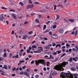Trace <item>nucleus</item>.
I'll use <instances>...</instances> for the list:
<instances>
[{
    "label": "nucleus",
    "instance_id": "obj_1",
    "mask_svg": "<svg viewBox=\"0 0 78 78\" xmlns=\"http://www.w3.org/2000/svg\"><path fill=\"white\" fill-rule=\"evenodd\" d=\"M59 66H55L54 67V69L55 70H60V71H63L64 69L62 68H63V67H65L66 65V62H64L63 63L61 64L60 65V64H58Z\"/></svg>",
    "mask_w": 78,
    "mask_h": 78
},
{
    "label": "nucleus",
    "instance_id": "obj_2",
    "mask_svg": "<svg viewBox=\"0 0 78 78\" xmlns=\"http://www.w3.org/2000/svg\"><path fill=\"white\" fill-rule=\"evenodd\" d=\"M66 77L69 78H73V74L70 73L69 74H67L66 73H62L60 75L61 78H66Z\"/></svg>",
    "mask_w": 78,
    "mask_h": 78
},
{
    "label": "nucleus",
    "instance_id": "obj_3",
    "mask_svg": "<svg viewBox=\"0 0 78 78\" xmlns=\"http://www.w3.org/2000/svg\"><path fill=\"white\" fill-rule=\"evenodd\" d=\"M35 64L37 66H39L40 63H41L42 65L44 66H45L46 65L45 62H44V60H39V62L36 61H35Z\"/></svg>",
    "mask_w": 78,
    "mask_h": 78
},
{
    "label": "nucleus",
    "instance_id": "obj_4",
    "mask_svg": "<svg viewBox=\"0 0 78 78\" xmlns=\"http://www.w3.org/2000/svg\"><path fill=\"white\" fill-rule=\"evenodd\" d=\"M43 51V49H40L36 51H34L33 52L35 53H41V52H42V51Z\"/></svg>",
    "mask_w": 78,
    "mask_h": 78
},
{
    "label": "nucleus",
    "instance_id": "obj_5",
    "mask_svg": "<svg viewBox=\"0 0 78 78\" xmlns=\"http://www.w3.org/2000/svg\"><path fill=\"white\" fill-rule=\"evenodd\" d=\"M33 6H34V5L33 4L29 5L27 6V9H30V8H33Z\"/></svg>",
    "mask_w": 78,
    "mask_h": 78
},
{
    "label": "nucleus",
    "instance_id": "obj_6",
    "mask_svg": "<svg viewBox=\"0 0 78 78\" xmlns=\"http://www.w3.org/2000/svg\"><path fill=\"white\" fill-rule=\"evenodd\" d=\"M4 16V14H2L1 15V17L0 19V21H3L4 19H5V18L4 17V16Z\"/></svg>",
    "mask_w": 78,
    "mask_h": 78
},
{
    "label": "nucleus",
    "instance_id": "obj_7",
    "mask_svg": "<svg viewBox=\"0 0 78 78\" xmlns=\"http://www.w3.org/2000/svg\"><path fill=\"white\" fill-rule=\"evenodd\" d=\"M52 36L53 37H53V38H54V39H58V35L55 34H53L52 35Z\"/></svg>",
    "mask_w": 78,
    "mask_h": 78
},
{
    "label": "nucleus",
    "instance_id": "obj_8",
    "mask_svg": "<svg viewBox=\"0 0 78 78\" xmlns=\"http://www.w3.org/2000/svg\"><path fill=\"white\" fill-rule=\"evenodd\" d=\"M11 15L13 19H15V20H17V17L16 16H15V15L14 14V13H12L11 14Z\"/></svg>",
    "mask_w": 78,
    "mask_h": 78
},
{
    "label": "nucleus",
    "instance_id": "obj_9",
    "mask_svg": "<svg viewBox=\"0 0 78 78\" xmlns=\"http://www.w3.org/2000/svg\"><path fill=\"white\" fill-rule=\"evenodd\" d=\"M70 70H72V71H76V69L75 67H72L70 69Z\"/></svg>",
    "mask_w": 78,
    "mask_h": 78
},
{
    "label": "nucleus",
    "instance_id": "obj_10",
    "mask_svg": "<svg viewBox=\"0 0 78 78\" xmlns=\"http://www.w3.org/2000/svg\"><path fill=\"white\" fill-rule=\"evenodd\" d=\"M27 38H28V36L24 35L22 38V39H27Z\"/></svg>",
    "mask_w": 78,
    "mask_h": 78
},
{
    "label": "nucleus",
    "instance_id": "obj_11",
    "mask_svg": "<svg viewBox=\"0 0 78 78\" xmlns=\"http://www.w3.org/2000/svg\"><path fill=\"white\" fill-rule=\"evenodd\" d=\"M59 31L60 33L62 34L64 33V30H63V29H59Z\"/></svg>",
    "mask_w": 78,
    "mask_h": 78
},
{
    "label": "nucleus",
    "instance_id": "obj_12",
    "mask_svg": "<svg viewBox=\"0 0 78 78\" xmlns=\"http://www.w3.org/2000/svg\"><path fill=\"white\" fill-rule=\"evenodd\" d=\"M23 75H26V76H29V74L28 73H27L26 71H25L24 73L23 74Z\"/></svg>",
    "mask_w": 78,
    "mask_h": 78
},
{
    "label": "nucleus",
    "instance_id": "obj_13",
    "mask_svg": "<svg viewBox=\"0 0 78 78\" xmlns=\"http://www.w3.org/2000/svg\"><path fill=\"white\" fill-rule=\"evenodd\" d=\"M68 20L69 21H70L71 22H72V23L74 22V20L73 19H69Z\"/></svg>",
    "mask_w": 78,
    "mask_h": 78
},
{
    "label": "nucleus",
    "instance_id": "obj_14",
    "mask_svg": "<svg viewBox=\"0 0 78 78\" xmlns=\"http://www.w3.org/2000/svg\"><path fill=\"white\" fill-rule=\"evenodd\" d=\"M59 47V48H60L61 47V44H57L55 47L56 48H57V47Z\"/></svg>",
    "mask_w": 78,
    "mask_h": 78
},
{
    "label": "nucleus",
    "instance_id": "obj_15",
    "mask_svg": "<svg viewBox=\"0 0 78 78\" xmlns=\"http://www.w3.org/2000/svg\"><path fill=\"white\" fill-rule=\"evenodd\" d=\"M48 59H53V57L51 55H50V57L48 58Z\"/></svg>",
    "mask_w": 78,
    "mask_h": 78
},
{
    "label": "nucleus",
    "instance_id": "obj_16",
    "mask_svg": "<svg viewBox=\"0 0 78 78\" xmlns=\"http://www.w3.org/2000/svg\"><path fill=\"white\" fill-rule=\"evenodd\" d=\"M57 7H59L60 8H63V6L59 4L58 5Z\"/></svg>",
    "mask_w": 78,
    "mask_h": 78
},
{
    "label": "nucleus",
    "instance_id": "obj_17",
    "mask_svg": "<svg viewBox=\"0 0 78 78\" xmlns=\"http://www.w3.org/2000/svg\"><path fill=\"white\" fill-rule=\"evenodd\" d=\"M47 27V26H46V25H44V27L43 28V30H44L46 29V28Z\"/></svg>",
    "mask_w": 78,
    "mask_h": 78
},
{
    "label": "nucleus",
    "instance_id": "obj_18",
    "mask_svg": "<svg viewBox=\"0 0 78 78\" xmlns=\"http://www.w3.org/2000/svg\"><path fill=\"white\" fill-rule=\"evenodd\" d=\"M66 48H69V47H70V45L69 44H68L67 43L66 44Z\"/></svg>",
    "mask_w": 78,
    "mask_h": 78
},
{
    "label": "nucleus",
    "instance_id": "obj_19",
    "mask_svg": "<svg viewBox=\"0 0 78 78\" xmlns=\"http://www.w3.org/2000/svg\"><path fill=\"white\" fill-rule=\"evenodd\" d=\"M73 75H74L75 78H77V76H75V75H76V76H78V74H77V73L73 74Z\"/></svg>",
    "mask_w": 78,
    "mask_h": 78
},
{
    "label": "nucleus",
    "instance_id": "obj_20",
    "mask_svg": "<svg viewBox=\"0 0 78 78\" xmlns=\"http://www.w3.org/2000/svg\"><path fill=\"white\" fill-rule=\"evenodd\" d=\"M3 57H4V58H5L7 57V56H6V53L5 52V53L3 55Z\"/></svg>",
    "mask_w": 78,
    "mask_h": 78
},
{
    "label": "nucleus",
    "instance_id": "obj_21",
    "mask_svg": "<svg viewBox=\"0 0 78 78\" xmlns=\"http://www.w3.org/2000/svg\"><path fill=\"white\" fill-rule=\"evenodd\" d=\"M69 61L70 62H72V58L71 57L69 58Z\"/></svg>",
    "mask_w": 78,
    "mask_h": 78
},
{
    "label": "nucleus",
    "instance_id": "obj_22",
    "mask_svg": "<svg viewBox=\"0 0 78 78\" xmlns=\"http://www.w3.org/2000/svg\"><path fill=\"white\" fill-rule=\"evenodd\" d=\"M56 17L57 18H56L55 19L56 20H57L58 19H59V18H60V17H59V15H57L56 16Z\"/></svg>",
    "mask_w": 78,
    "mask_h": 78
},
{
    "label": "nucleus",
    "instance_id": "obj_23",
    "mask_svg": "<svg viewBox=\"0 0 78 78\" xmlns=\"http://www.w3.org/2000/svg\"><path fill=\"white\" fill-rule=\"evenodd\" d=\"M19 4L21 5V6H23V3L22 2H20L19 3Z\"/></svg>",
    "mask_w": 78,
    "mask_h": 78
},
{
    "label": "nucleus",
    "instance_id": "obj_24",
    "mask_svg": "<svg viewBox=\"0 0 78 78\" xmlns=\"http://www.w3.org/2000/svg\"><path fill=\"white\" fill-rule=\"evenodd\" d=\"M23 51H24V50L23 49H21L20 51V53H22L23 52Z\"/></svg>",
    "mask_w": 78,
    "mask_h": 78
},
{
    "label": "nucleus",
    "instance_id": "obj_25",
    "mask_svg": "<svg viewBox=\"0 0 78 78\" xmlns=\"http://www.w3.org/2000/svg\"><path fill=\"white\" fill-rule=\"evenodd\" d=\"M37 47L36 46H35V45H33L32 46V48H36Z\"/></svg>",
    "mask_w": 78,
    "mask_h": 78
},
{
    "label": "nucleus",
    "instance_id": "obj_26",
    "mask_svg": "<svg viewBox=\"0 0 78 78\" xmlns=\"http://www.w3.org/2000/svg\"><path fill=\"white\" fill-rule=\"evenodd\" d=\"M45 49H47L48 50L49 49H50V47L48 46H47V47H45Z\"/></svg>",
    "mask_w": 78,
    "mask_h": 78
},
{
    "label": "nucleus",
    "instance_id": "obj_27",
    "mask_svg": "<svg viewBox=\"0 0 78 78\" xmlns=\"http://www.w3.org/2000/svg\"><path fill=\"white\" fill-rule=\"evenodd\" d=\"M66 55V53L63 54L62 55H61V56H60V58H62V57H63V56H65Z\"/></svg>",
    "mask_w": 78,
    "mask_h": 78
},
{
    "label": "nucleus",
    "instance_id": "obj_28",
    "mask_svg": "<svg viewBox=\"0 0 78 78\" xmlns=\"http://www.w3.org/2000/svg\"><path fill=\"white\" fill-rule=\"evenodd\" d=\"M25 62V61L24 60H21L20 61V63H23V62Z\"/></svg>",
    "mask_w": 78,
    "mask_h": 78
},
{
    "label": "nucleus",
    "instance_id": "obj_29",
    "mask_svg": "<svg viewBox=\"0 0 78 78\" xmlns=\"http://www.w3.org/2000/svg\"><path fill=\"white\" fill-rule=\"evenodd\" d=\"M57 51H57L56 52H54L53 53V55H57Z\"/></svg>",
    "mask_w": 78,
    "mask_h": 78
},
{
    "label": "nucleus",
    "instance_id": "obj_30",
    "mask_svg": "<svg viewBox=\"0 0 78 78\" xmlns=\"http://www.w3.org/2000/svg\"><path fill=\"white\" fill-rule=\"evenodd\" d=\"M35 21L37 23H39V20H38L37 19H36V20Z\"/></svg>",
    "mask_w": 78,
    "mask_h": 78
},
{
    "label": "nucleus",
    "instance_id": "obj_31",
    "mask_svg": "<svg viewBox=\"0 0 78 78\" xmlns=\"http://www.w3.org/2000/svg\"><path fill=\"white\" fill-rule=\"evenodd\" d=\"M53 28H54V29L56 28V25H54L53 27Z\"/></svg>",
    "mask_w": 78,
    "mask_h": 78
},
{
    "label": "nucleus",
    "instance_id": "obj_32",
    "mask_svg": "<svg viewBox=\"0 0 78 78\" xmlns=\"http://www.w3.org/2000/svg\"><path fill=\"white\" fill-rule=\"evenodd\" d=\"M58 61V58H56L55 59V60L54 61V62H56L57 61Z\"/></svg>",
    "mask_w": 78,
    "mask_h": 78
},
{
    "label": "nucleus",
    "instance_id": "obj_33",
    "mask_svg": "<svg viewBox=\"0 0 78 78\" xmlns=\"http://www.w3.org/2000/svg\"><path fill=\"white\" fill-rule=\"evenodd\" d=\"M4 68L5 69H7V66L6 65H5L4 66Z\"/></svg>",
    "mask_w": 78,
    "mask_h": 78
},
{
    "label": "nucleus",
    "instance_id": "obj_34",
    "mask_svg": "<svg viewBox=\"0 0 78 78\" xmlns=\"http://www.w3.org/2000/svg\"><path fill=\"white\" fill-rule=\"evenodd\" d=\"M56 5H54V10H56Z\"/></svg>",
    "mask_w": 78,
    "mask_h": 78
},
{
    "label": "nucleus",
    "instance_id": "obj_35",
    "mask_svg": "<svg viewBox=\"0 0 78 78\" xmlns=\"http://www.w3.org/2000/svg\"><path fill=\"white\" fill-rule=\"evenodd\" d=\"M52 44V46L53 47H55V46H56V44L55 43H53Z\"/></svg>",
    "mask_w": 78,
    "mask_h": 78
},
{
    "label": "nucleus",
    "instance_id": "obj_36",
    "mask_svg": "<svg viewBox=\"0 0 78 78\" xmlns=\"http://www.w3.org/2000/svg\"><path fill=\"white\" fill-rule=\"evenodd\" d=\"M26 71L27 72H30V69L29 68L27 69L26 70Z\"/></svg>",
    "mask_w": 78,
    "mask_h": 78
},
{
    "label": "nucleus",
    "instance_id": "obj_37",
    "mask_svg": "<svg viewBox=\"0 0 78 78\" xmlns=\"http://www.w3.org/2000/svg\"><path fill=\"white\" fill-rule=\"evenodd\" d=\"M39 75H37L35 76V77L36 78H39Z\"/></svg>",
    "mask_w": 78,
    "mask_h": 78
},
{
    "label": "nucleus",
    "instance_id": "obj_38",
    "mask_svg": "<svg viewBox=\"0 0 78 78\" xmlns=\"http://www.w3.org/2000/svg\"><path fill=\"white\" fill-rule=\"evenodd\" d=\"M27 53H30V51L28 49L27 50Z\"/></svg>",
    "mask_w": 78,
    "mask_h": 78
},
{
    "label": "nucleus",
    "instance_id": "obj_39",
    "mask_svg": "<svg viewBox=\"0 0 78 78\" xmlns=\"http://www.w3.org/2000/svg\"><path fill=\"white\" fill-rule=\"evenodd\" d=\"M34 72H37L38 71V70L37 69H35L34 70Z\"/></svg>",
    "mask_w": 78,
    "mask_h": 78
},
{
    "label": "nucleus",
    "instance_id": "obj_40",
    "mask_svg": "<svg viewBox=\"0 0 78 78\" xmlns=\"http://www.w3.org/2000/svg\"><path fill=\"white\" fill-rule=\"evenodd\" d=\"M4 58L3 57H0V61H2V60H3Z\"/></svg>",
    "mask_w": 78,
    "mask_h": 78
},
{
    "label": "nucleus",
    "instance_id": "obj_41",
    "mask_svg": "<svg viewBox=\"0 0 78 78\" xmlns=\"http://www.w3.org/2000/svg\"><path fill=\"white\" fill-rule=\"evenodd\" d=\"M57 52H58V54H60V53H61V51H57Z\"/></svg>",
    "mask_w": 78,
    "mask_h": 78
},
{
    "label": "nucleus",
    "instance_id": "obj_42",
    "mask_svg": "<svg viewBox=\"0 0 78 78\" xmlns=\"http://www.w3.org/2000/svg\"><path fill=\"white\" fill-rule=\"evenodd\" d=\"M2 9H5V10H6V9H6V8H5V7H2Z\"/></svg>",
    "mask_w": 78,
    "mask_h": 78
},
{
    "label": "nucleus",
    "instance_id": "obj_43",
    "mask_svg": "<svg viewBox=\"0 0 78 78\" xmlns=\"http://www.w3.org/2000/svg\"><path fill=\"white\" fill-rule=\"evenodd\" d=\"M49 78H53V77H52V76H51V74H50V75L49 76Z\"/></svg>",
    "mask_w": 78,
    "mask_h": 78
},
{
    "label": "nucleus",
    "instance_id": "obj_44",
    "mask_svg": "<svg viewBox=\"0 0 78 78\" xmlns=\"http://www.w3.org/2000/svg\"><path fill=\"white\" fill-rule=\"evenodd\" d=\"M75 48H76V49H77V50H78V45H76L75 46Z\"/></svg>",
    "mask_w": 78,
    "mask_h": 78
},
{
    "label": "nucleus",
    "instance_id": "obj_45",
    "mask_svg": "<svg viewBox=\"0 0 78 78\" xmlns=\"http://www.w3.org/2000/svg\"><path fill=\"white\" fill-rule=\"evenodd\" d=\"M12 56V53H10L9 55V58H11Z\"/></svg>",
    "mask_w": 78,
    "mask_h": 78
},
{
    "label": "nucleus",
    "instance_id": "obj_46",
    "mask_svg": "<svg viewBox=\"0 0 78 78\" xmlns=\"http://www.w3.org/2000/svg\"><path fill=\"white\" fill-rule=\"evenodd\" d=\"M28 22L27 21H26L24 22V25H27L28 24Z\"/></svg>",
    "mask_w": 78,
    "mask_h": 78
},
{
    "label": "nucleus",
    "instance_id": "obj_47",
    "mask_svg": "<svg viewBox=\"0 0 78 78\" xmlns=\"http://www.w3.org/2000/svg\"><path fill=\"white\" fill-rule=\"evenodd\" d=\"M76 50V49L75 48H72V51H75Z\"/></svg>",
    "mask_w": 78,
    "mask_h": 78
},
{
    "label": "nucleus",
    "instance_id": "obj_48",
    "mask_svg": "<svg viewBox=\"0 0 78 78\" xmlns=\"http://www.w3.org/2000/svg\"><path fill=\"white\" fill-rule=\"evenodd\" d=\"M75 34V31L72 32V33L70 34L71 35L72 34Z\"/></svg>",
    "mask_w": 78,
    "mask_h": 78
},
{
    "label": "nucleus",
    "instance_id": "obj_49",
    "mask_svg": "<svg viewBox=\"0 0 78 78\" xmlns=\"http://www.w3.org/2000/svg\"><path fill=\"white\" fill-rule=\"evenodd\" d=\"M16 58H19V55L18 54L16 55Z\"/></svg>",
    "mask_w": 78,
    "mask_h": 78
},
{
    "label": "nucleus",
    "instance_id": "obj_50",
    "mask_svg": "<svg viewBox=\"0 0 78 78\" xmlns=\"http://www.w3.org/2000/svg\"><path fill=\"white\" fill-rule=\"evenodd\" d=\"M34 62V60H32L31 62V64H33Z\"/></svg>",
    "mask_w": 78,
    "mask_h": 78
},
{
    "label": "nucleus",
    "instance_id": "obj_51",
    "mask_svg": "<svg viewBox=\"0 0 78 78\" xmlns=\"http://www.w3.org/2000/svg\"><path fill=\"white\" fill-rule=\"evenodd\" d=\"M44 71H46L47 70V69L45 67H44L43 69Z\"/></svg>",
    "mask_w": 78,
    "mask_h": 78
},
{
    "label": "nucleus",
    "instance_id": "obj_52",
    "mask_svg": "<svg viewBox=\"0 0 78 78\" xmlns=\"http://www.w3.org/2000/svg\"><path fill=\"white\" fill-rule=\"evenodd\" d=\"M73 59L75 61H77L76 60H75V58L74 57L73 58Z\"/></svg>",
    "mask_w": 78,
    "mask_h": 78
},
{
    "label": "nucleus",
    "instance_id": "obj_53",
    "mask_svg": "<svg viewBox=\"0 0 78 78\" xmlns=\"http://www.w3.org/2000/svg\"><path fill=\"white\" fill-rule=\"evenodd\" d=\"M45 11V10L43 9L42 10V12H44Z\"/></svg>",
    "mask_w": 78,
    "mask_h": 78
},
{
    "label": "nucleus",
    "instance_id": "obj_54",
    "mask_svg": "<svg viewBox=\"0 0 78 78\" xmlns=\"http://www.w3.org/2000/svg\"><path fill=\"white\" fill-rule=\"evenodd\" d=\"M47 32H48V30H46L44 31V33H47Z\"/></svg>",
    "mask_w": 78,
    "mask_h": 78
},
{
    "label": "nucleus",
    "instance_id": "obj_55",
    "mask_svg": "<svg viewBox=\"0 0 78 78\" xmlns=\"http://www.w3.org/2000/svg\"><path fill=\"white\" fill-rule=\"evenodd\" d=\"M29 3H33V2L31 1V0H29Z\"/></svg>",
    "mask_w": 78,
    "mask_h": 78
},
{
    "label": "nucleus",
    "instance_id": "obj_56",
    "mask_svg": "<svg viewBox=\"0 0 78 78\" xmlns=\"http://www.w3.org/2000/svg\"><path fill=\"white\" fill-rule=\"evenodd\" d=\"M35 4H40V3L38 2H35Z\"/></svg>",
    "mask_w": 78,
    "mask_h": 78
},
{
    "label": "nucleus",
    "instance_id": "obj_57",
    "mask_svg": "<svg viewBox=\"0 0 78 78\" xmlns=\"http://www.w3.org/2000/svg\"><path fill=\"white\" fill-rule=\"evenodd\" d=\"M26 55V52H24L23 55V56H25V55Z\"/></svg>",
    "mask_w": 78,
    "mask_h": 78
},
{
    "label": "nucleus",
    "instance_id": "obj_58",
    "mask_svg": "<svg viewBox=\"0 0 78 78\" xmlns=\"http://www.w3.org/2000/svg\"><path fill=\"white\" fill-rule=\"evenodd\" d=\"M72 49H69V52H71V51H72Z\"/></svg>",
    "mask_w": 78,
    "mask_h": 78
},
{
    "label": "nucleus",
    "instance_id": "obj_59",
    "mask_svg": "<svg viewBox=\"0 0 78 78\" xmlns=\"http://www.w3.org/2000/svg\"><path fill=\"white\" fill-rule=\"evenodd\" d=\"M33 31H31L29 32H28V34H31V33H33Z\"/></svg>",
    "mask_w": 78,
    "mask_h": 78
},
{
    "label": "nucleus",
    "instance_id": "obj_60",
    "mask_svg": "<svg viewBox=\"0 0 78 78\" xmlns=\"http://www.w3.org/2000/svg\"><path fill=\"white\" fill-rule=\"evenodd\" d=\"M14 33V30H12V34H13Z\"/></svg>",
    "mask_w": 78,
    "mask_h": 78
},
{
    "label": "nucleus",
    "instance_id": "obj_61",
    "mask_svg": "<svg viewBox=\"0 0 78 78\" xmlns=\"http://www.w3.org/2000/svg\"><path fill=\"white\" fill-rule=\"evenodd\" d=\"M0 72H1V73H4V72L1 69H0Z\"/></svg>",
    "mask_w": 78,
    "mask_h": 78
},
{
    "label": "nucleus",
    "instance_id": "obj_62",
    "mask_svg": "<svg viewBox=\"0 0 78 78\" xmlns=\"http://www.w3.org/2000/svg\"><path fill=\"white\" fill-rule=\"evenodd\" d=\"M13 71H14L16 70V67H14L12 69Z\"/></svg>",
    "mask_w": 78,
    "mask_h": 78
},
{
    "label": "nucleus",
    "instance_id": "obj_63",
    "mask_svg": "<svg viewBox=\"0 0 78 78\" xmlns=\"http://www.w3.org/2000/svg\"><path fill=\"white\" fill-rule=\"evenodd\" d=\"M38 17L39 18H41V17H42V16H41V15H39Z\"/></svg>",
    "mask_w": 78,
    "mask_h": 78
},
{
    "label": "nucleus",
    "instance_id": "obj_64",
    "mask_svg": "<svg viewBox=\"0 0 78 78\" xmlns=\"http://www.w3.org/2000/svg\"><path fill=\"white\" fill-rule=\"evenodd\" d=\"M65 45V43L63 42L62 43V45Z\"/></svg>",
    "mask_w": 78,
    "mask_h": 78
}]
</instances>
